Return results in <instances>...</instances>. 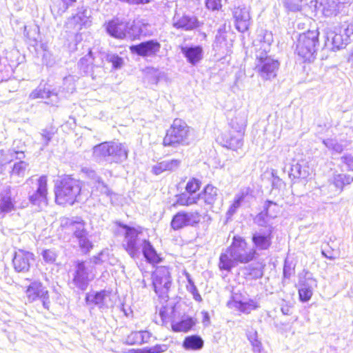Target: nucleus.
Instances as JSON below:
<instances>
[{"mask_svg": "<svg viewBox=\"0 0 353 353\" xmlns=\"http://www.w3.org/2000/svg\"><path fill=\"white\" fill-rule=\"evenodd\" d=\"M256 250L250 248L245 240L240 236H234L231 245L221 253L219 257V268L230 271L236 263H247L252 261Z\"/></svg>", "mask_w": 353, "mask_h": 353, "instance_id": "nucleus-1", "label": "nucleus"}, {"mask_svg": "<svg viewBox=\"0 0 353 353\" xmlns=\"http://www.w3.org/2000/svg\"><path fill=\"white\" fill-rule=\"evenodd\" d=\"M192 139L189 126L184 121L175 119L167 130L163 143L165 146L176 148L179 145H189Z\"/></svg>", "mask_w": 353, "mask_h": 353, "instance_id": "nucleus-2", "label": "nucleus"}, {"mask_svg": "<svg viewBox=\"0 0 353 353\" xmlns=\"http://www.w3.org/2000/svg\"><path fill=\"white\" fill-rule=\"evenodd\" d=\"M93 157L98 161L119 163L127 159L128 152L120 143L103 142L93 148Z\"/></svg>", "mask_w": 353, "mask_h": 353, "instance_id": "nucleus-3", "label": "nucleus"}, {"mask_svg": "<svg viewBox=\"0 0 353 353\" xmlns=\"http://www.w3.org/2000/svg\"><path fill=\"white\" fill-rule=\"evenodd\" d=\"M80 182L70 177L63 179L55 187V201L59 205H72L79 196Z\"/></svg>", "mask_w": 353, "mask_h": 353, "instance_id": "nucleus-4", "label": "nucleus"}, {"mask_svg": "<svg viewBox=\"0 0 353 353\" xmlns=\"http://www.w3.org/2000/svg\"><path fill=\"white\" fill-rule=\"evenodd\" d=\"M318 30H308L301 34L296 42V52L305 61H311L319 44Z\"/></svg>", "mask_w": 353, "mask_h": 353, "instance_id": "nucleus-5", "label": "nucleus"}, {"mask_svg": "<svg viewBox=\"0 0 353 353\" xmlns=\"http://www.w3.org/2000/svg\"><path fill=\"white\" fill-rule=\"evenodd\" d=\"M280 67V63L267 54V48L265 52L257 51L256 53L254 69L258 75L264 81H272L276 76Z\"/></svg>", "mask_w": 353, "mask_h": 353, "instance_id": "nucleus-6", "label": "nucleus"}, {"mask_svg": "<svg viewBox=\"0 0 353 353\" xmlns=\"http://www.w3.org/2000/svg\"><path fill=\"white\" fill-rule=\"evenodd\" d=\"M230 125L233 130L225 132L221 139L225 147L238 152L243 145V131L246 125V120L245 118L239 119L236 117L231 121Z\"/></svg>", "mask_w": 353, "mask_h": 353, "instance_id": "nucleus-7", "label": "nucleus"}, {"mask_svg": "<svg viewBox=\"0 0 353 353\" xmlns=\"http://www.w3.org/2000/svg\"><path fill=\"white\" fill-rule=\"evenodd\" d=\"M125 238L123 245L129 255L133 258H138L140 254V249L146 239L143 238V234L141 230L123 225Z\"/></svg>", "mask_w": 353, "mask_h": 353, "instance_id": "nucleus-8", "label": "nucleus"}, {"mask_svg": "<svg viewBox=\"0 0 353 353\" xmlns=\"http://www.w3.org/2000/svg\"><path fill=\"white\" fill-rule=\"evenodd\" d=\"M72 275V283L78 289L85 290L95 277L94 267L90 262L78 261Z\"/></svg>", "mask_w": 353, "mask_h": 353, "instance_id": "nucleus-9", "label": "nucleus"}, {"mask_svg": "<svg viewBox=\"0 0 353 353\" xmlns=\"http://www.w3.org/2000/svg\"><path fill=\"white\" fill-rule=\"evenodd\" d=\"M152 284L155 292L160 298L166 301L172 285L170 272L167 267H159L155 270L152 275Z\"/></svg>", "mask_w": 353, "mask_h": 353, "instance_id": "nucleus-10", "label": "nucleus"}, {"mask_svg": "<svg viewBox=\"0 0 353 353\" xmlns=\"http://www.w3.org/2000/svg\"><path fill=\"white\" fill-rule=\"evenodd\" d=\"M107 32L117 39L134 38L139 34V28L136 26L128 27L126 23L119 21L118 19L108 22L106 26Z\"/></svg>", "mask_w": 353, "mask_h": 353, "instance_id": "nucleus-11", "label": "nucleus"}, {"mask_svg": "<svg viewBox=\"0 0 353 353\" xmlns=\"http://www.w3.org/2000/svg\"><path fill=\"white\" fill-rule=\"evenodd\" d=\"M85 302L88 305L97 306L102 312L114 305L112 294L107 290L88 293L85 296Z\"/></svg>", "mask_w": 353, "mask_h": 353, "instance_id": "nucleus-12", "label": "nucleus"}, {"mask_svg": "<svg viewBox=\"0 0 353 353\" xmlns=\"http://www.w3.org/2000/svg\"><path fill=\"white\" fill-rule=\"evenodd\" d=\"M19 189L5 186L0 192V214H5L16 209V198Z\"/></svg>", "mask_w": 353, "mask_h": 353, "instance_id": "nucleus-13", "label": "nucleus"}, {"mask_svg": "<svg viewBox=\"0 0 353 353\" xmlns=\"http://www.w3.org/2000/svg\"><path fill=\"white\" fill-rule=\"evenodd\" d=\"M232 15L238 31L241 32L247 31L251 24L250 8L245 4L234 5L232 9Z\"/></svg>", "mask_w": 353, "mask_h": 353, "instance_id": "nucleus-14", "label": "nucleus"}, {"mask_svg": "<svg viewBox=\"0 0 353 353\" xmlns=\"http://www.w3.org/2000/svg\"><path fill=\"white\" fill-rule=\"evenodd\" d=\"M29 302H33L37 299L42 301L43 306L46 309L49 308L50 300L48 291L41 282H32L26 292Z\"/></svg>", "mask_w": 353, "mask_h": 353, "instance_id": "nucleus-15", "label": "nucleus"}, {"mask_svg": "<svg viewBox=\"0 0 353 353\" xmlns=\"http://www.w3.org/2000/svg\"><path fill=\"white\" fill-rule=\"evenodd\" d=\"M201 215L198 212H179L175 214L171 221V227L174 230H179L188 225H194L199 223Z\"/></svg>", "mask_w": 353, "mask_h": 353, "instance_id": "nucleus-16", "label": "nucleus"}, {"mask_svg": "<svg viewBox=\"0 0 353 353\" xmlns=\"http://www.w3.org/2000/svg\"><path fill=\"white\" fill-rule=\"evenodd\" d=\"M273 227L270 226L266 230H260L253 233L252 241L256 250H268L273 239Z\"/></svg>", "mask_w": 353, "mask_h": 353, "instance_id": "nucleus-17", "label": "nucleus"}, {"mask_svg": "<svg viewBox=\"0 0 353 353\" xmlns=\"http://www.w3.org/2000/svg\"><path fill=\"white\" fill-rule=\"evenodd\" d=\"M47 177L40 176L37 180V190L32 194H29V200L33 205H47Z\"/></svg>", "mask_w": 353, "mask_h": 353, "instance_id": "nucleus-18", "label": "nucleus"}, {"mask_svg": "<svg viewBox=\"0 0 353 353\" xmlns=\"http://www.w3.org/2000/svg\"><path fill=\"white\" fill-rule=\"evenodd\" d=\"M33 256V254L28 251L23 250L16 251L12 259L14 270L18 272H28L30 263L34 260Z\"/></svg>", "mask_w": 353, "mask_h": 353, "instance_id": "nucleus-19", "label": "nucleus"}, {"mask_svg": "<svg viewBox=\"0 0 353 353\" xmlns=\"http://www.w3.org/2000/svg\"><path fill=\"white\" fill-rule=\"evenodd\" d=\"M160 43L154 40L142 42L138 45L130 47L131 52L141 57L154 56L160 50Z\"/></svg>", "mask_w": 353, "mask_h": 353, "instance_id": "nucleus-20", "label": "nucleus"}, {"mask_svg": "<svg viewBox=\"0 0 353 353\" xmlns=\"http://www.w3.org/2000/svg\"><path fill=\"white\" fill-rule=\"evenodd\" d=\"M173 26L176 29L191 30L199 26V21L196 17L183 15L180 17L175 14L173 17Z\"/></svg>", "mask_w": 353, "mask_h": 353, "instance_id": "nucleus-21", "label": "nucleus"}, {"mask_svg": "<svg viewBox=\"0 0 353 353\" xmlns=\"http://www.w3.org/2000/svg\"><path fill=\"white\" fill-rule=\"evenodd\" d=\"M350 0H321L320 6L325 17L336 15L344 4Z\"/></svg>", "mask_w": 353, "mask_h": 353, "instance_id": "nucleus-22", "label": "nucleus"}, {"mask_svg": "<svg viewBox=\"0 0 353 353\" xmlns=\"http://www.w3.org/2000/svg\"><path fill=\"white\" fill-rule=\"evenodd\" d=\"M227 305L230 308H235L245 314H249L259 307V303L255 300L250 299L248 301H241L237 300L234 296L228 302Z\"/></svg>", "mask_w": 353, "mask_h": 353, "instance_id": "nucleus-23", "label": "nucleus"}, {"mask_svg": "<svg viewBox=\"0 0 353 353\" xmlns=\"http://www.w3.org/2000/svg\"><path fill=\"white\" fill-rule=\"evenodd\" d=\"M30 97L32 99L39 98L46 99L45 103L51 105H57L59 101L57 93L41 88H38L32 91L30 94Z\"/></svg>", "mask_w": 353, "mask_h": 353, "instance_id": "nucleus-24", "label": "nucleus"}, {"mask_svg": "<svg viewBox=\"0 0 353 353\" xmlns=\"http://www.w3.org/2000/svg\"><path fill=\"white\" fill-rule=\"evenodd\" d=\"M181 161L179 159H168L162 161L154 165L152 172L156 175L161 174L163 172H174L181 165Z\"/></svg>", "mask_w": 353, "mask_h": 353, "instance_id": "nucleus-25", "label": "nucleus"}, {"mask_svg": "<svg viewBox=\"0 0 353 353\" xmlns=\"http://www.w3.org/2000/svg\"><path fill=\"white\" fill-rule=\"evenodd\" d=\"M199 200L204 201L205 205L212 206L219 197V190L212 185H207L203 190L199 194Z\"/></svg>", "mask_w": 353, "mask_h": 353, "instance_id": "nucleus-26", "label": "nucleus"}, {"mask_svg": "<svg viewBox=\"0 0 353 353\" xmlns=\"http://www.w3.org/2000/svg\"><path fill=\"white\" fill-rule=\"evenodd\" d=\"M181 52L192 65L199 62L203 57V49L201 46L183 47Z\"/></svg>", "mask_w": 353, "mask_h": 353, "instance_id": "nucleus-27", "label": "nucleus"}, {"mask_svg": "<svg viewBox=\"0 0 353 353\" xmlns=\"http://www.w3.org/2000/svg\"><path fill=\"white\" fill-rule=\"evenodd\" d=\"M316 286V281L313 279H307V283L301 285L299 290L301 301H307L312 296V288Z\"/></svg>", "mask_w": 353, "mask_h": 353, "instance_id": "nucleus-28", "label": "nucleus"}, {"mask_svg": "<svg viewBox=\"0 0 353 353\" xmlns=\"http://www.w3.org/2000/svg\"><path fill=\"white\" fill-rule=\"evenodd\" d=\"M183 346L185 350H199L203 347V341L199 336H189L184 339Z\"/></svg>", "mask_w": 353, "mask_h": 353, "instance_id": "nucleus-29", "label": "nucleus"}, {"mask_svg": "<svg viewBox=\"0 0 353 353\" xmlns=\"http://www.w3.org/2000/svg\"><path fill=\"white\" fill-rule=\"evenodd\" d=\"M141 248L142 249L144 257L150 263H157L159 261V256L153 246L148 241L145 240Z\"/></svg>", "mask_w": 353, "mask_h": 353, "instance_id": "nucleus-30", "label": "nucleus"}, {"mask_svg": "<svg viewBox=\"0 0 353 353\" xmlns=\"http://www.w3.org/2000/svg\"><path fill=\"white\" fill-rule=\"evenodd\" d=\"M352 181L353 176L345 174H334L332 179V183L339 190L340 192L343 190L345 185L350 184Z\"/></svg>", "mask_w": 353, "mask_h": 353, "instance_id": "nucleus-31", "label": "nucleus"}, {"mask_svg": "<svg viewBox=\"0 0 353 353\" xmlns=\"http://www.w3.org/2000/svg\"><path fill=\"white\" fill-rule=\"evenodd\" d=\"M245 197V194L244 192H239L238 194H235L234 200L226 212L227 219H230L237 212V210L241 206Z\"/></svg>", "mask_w": 353, "mask_h": 353, "instance_id": "nucleus-32", "label": "nucleus"}, {"mask_svg": "<svg viewBox=\"0 0 353 353\" xmlns=\"http://www.w3.org/2000/svg\"><path fill=\"white\" fill-rule=\"evenodd\" d=\"M28 168V163L26 161H20L14 163L10 172L11 177L12 179L15 177L23 178Z\"/></svg>", "mask_w": 353, "mask_h": 353, "instance_id": "nucleus-33", "label": "nucleus"}, {"mask_svg": "<svg viewBox=\"0 0 353 353\" xmlns=\"http://www.w3.org/2000/svg\"><path fill=\"white\" fill-rule=\"evenodd\" d=\"M309 168L306 166H303L299 163L292 165L290 176L294 178L305 179L309 176Z\"/></svg>", "mask_w": 353, "mask_h": 353, "instance_id": "nucleus-34", "label": "nucleus"}, {"mask_svg": "<svg viewBox=\"0 0 353 353\" xmlns=\"http://www.w3.org/2000/svg\"><path fill=\"white\" fill-rule=\"evenodd\" d=\"M341 30L339 31V33L336 32H331L327 33V40H332V43L333 45V48L340 49L343 47V45L347 42L345 41V37L341 34Z\"/></svg>", "mask_w": 353, "mask_h": 353, "instance_id": "nucleus-35", "label": "nucleus"}, {"mask_svg": "<svg viewBox=\"0 0 353 353\" xmlns=\"http://www.w3.org/2000/svg\"><path fill=\"white\" fill-rule=\"evenodd\" d=\"M194 325L192 318H187L179 322L173 323L172 328L174 332H188Z\"/></svg>", "mask_w": 353, "mask_h": 353, "instance_id": "nucleus-36", "label": "nucleus"}, {"mask_svg": "<svg viewBox=\"0 0 353 353\" xmlns=\"http://www.w3.org/2000/svg\"><path fill=\"white\" fill-rule=\"evenodd\" d=\"M199 200V194L194 195V194H182L180 195L178 200L179 203L182 205H192L196 204Z\"/></svg>", "mask_w": 353, "mask_h": 353, "instance_id": "nucleus-37", "label": "nucleus"}, {"mask_svg": "<svg viewBox=\"0 0 353 353\" xmlns=\"http://www.w3.org/2000/svg\"><path fill=\"white\" fill-rule=\"evenodd\" d=\"M323 143L329 150L336 153H341L343 150L342 144L339 143L336 139H327L323 140Z\"/></svg>", "mask_w": 353, "mask_h": 353, "instance_id": "nucleus-38", "label": "nucleus"}, {"mask_svg": "<svg viewBox=\"0 0 353 353\" xmlns=\"http://www.w3.org/2000/svg\"><path fill=\"white\" fill-rule=\"evenodd\" d=\"M70 226L76 238L78 239L87 234L84 228V223L82 221H72L70 223Z\"/></svg>", "mask_w": 353, "mask_h": 353, "instance_id": "nucleus-39", "label": "nucleus"}, {"mask_svg": "<svg viewBox=\"0 0 353 353\" xmlns=\"http://www.w3.org/2000/svg\"><path fill=\"white\" fill-rule=\"evenodd\" d=\"M270 216H268V212L265 211V209L263 212H261V213L258 214L255 219L254 222L259 226L265 227L269 228L270 226L269 225L270 221Z\"/></svg>", "mask_w": 353, "mask_h": 353, "instance_id": "nucleus-40", "label": "nucleus"}, {"mask_svg": "<svg viewBox=\"0 0 353 353\" xmlns=\"http://www.w3.org/2000/svg\"><path fill=\"white\" fill-rule=\"evenodd\" d=\"M201 182L200 180L192 178L188 181L185 186V190L189 194L196 193L201 188Z\"/></svg>", "mask_w": 353, "mask_h": 353, "instance_id": "nucleus-41", "label": "nucleus"}, {"mask_svg": "<svg viewBox=\"0 0 353 353\" xmlns=\"http://www.w3.org/2000/svg\"><path fill=\"white\" fill-rule=\"evenodd\" d=\"M265 209V211L268 212V216L271 219L276 217L280 211L279 205L276 203L270 201L266 202Z\"/></svg>", "mask_w": 353, "mask_h": 353, "instance_id": "nucleus-42", "label": "nucleus"}, {"mask_svg": "<svg viewBox=\"0 0 353 353\" xmlns=\"http://www.w3.org/2000/svg\"><path fill=\"white\" fill-rule=\"evenodd\" d=\"M92 53L90 50L88 54L80 59L78 63V65L81 70H83V72H87L90 68V65L92 63Z\"/></svg>", "mask_w": 353, "mask_h": 353, "instance_id": "nucleus-43", "label": "nucleus"}, {"mask_svg": "<svg viewBox=\"0 0 353 353\" xmlns=\"http://www.w3.org/2000/svg\"><path fill=\"white\" fill-rule=\"evenodd\" d=\"M107 60L112 63V66L114 69L121 68L123 64V60L121 57L117 54H109L107 56Z\"/></svg>", "mask_w": 353, "mask_h": 353, "instance_id": "nucleus-44", "label": "nucleus"}, {"mask_svg": "<svg viewBox=\"0 0 353 353\" xmlns=\"http://www.w3.org/2000/svg\"><path fill=\"white\" fill-rule=\"evenodd\" d=\"M188 291L190 292L195 301L201 302L202 301L201 296L199 294L196 285L193 281L188 277V285H187Z\"/></svg>", "mask_w": 353, "mask_h": 353, "instance_id": "nucleus-45", "label": "nucleus"}, {"mask_svg": "<svg viewBox=\"0 0 353 353\" xmlns=\"http://www.w3.org/2000/svg\"><path fill=\"white\" fill-rule=\"evenodd\" d=\"M168 350L165 344L156 345L151 347L144 348L141 350L140 353H162Z\"/></svg>", "mask_w": 353, "mask_h": 353, "instance_id": "nucleus-46", "label": "nucleus"}, {"mask_svg": "<svg viewBox=\"0 0 353 353\" xmlns=\"http://www.w3.org/2000/svg\"><path fill=\"white\" fill-rule=\"evenodd\" d=\"M141 334L140 331L139 332H132L128 336L127 343L130 345H141L142 344L141 341Z\"/></svg>", "mask_w": 353, "mask_h": 353, "instance_id": "nucleus-47", "label": "nucleus"}, {"mask_svg": "<svg viewBox=\"0 0 353 353\" xmlns=\"http://www.w3.org/2000/svg\"><path fill=\"white\" fill-rule=\"evenodd\" d=\"M273 41V37L271 32H265L263 35V41L261 48L262 50H259L258 51L265 52V48H267V53L270 51V47Z\"/></svg>", "mask_w": 353, "mask_h": 353, "instance_id": "nucleus-48", "label": "nucleus"}, {"mask_svg": "<svg viewBox=\"0 0 353 353\" xmlns=\"http://www.w3.org/2000/svg\"><path fill=\"white\" fill-rule=\"evenodd\" d=\"M63 90H65L67 92H72L74 87V79L72 76H68L63 79Z\"/></svg>", "mask_w": 353, "mask_h": 353, "instance_id": "nucleus-49", "label": "nucleus"}, {"mask_svg": "<svg viewBox=\"0 0 353 353\" xmlns=\"http://www.w3.org/2000/svg\"><path fill=\"white\" fill-rule=\"evenodd\" d=\"M43 260L46 263H52L57 258L56 253L52 250H43L41 253Z\"/></svg>", "mask_w": 353, "mask_h": 353, "instance_id": "nucleus-50", "label": "nucleus"}, {"mask_svg": "<svg viewBox=\"0 0 353 353\" xmlns=\"http://www.w3.org/2000/svg\"><path fill=\"white\" fill-rule=\"evenodd\" d=\"M94 188L97 190L100 191L101 194H105L108 196L112 194V191L101 180H98L97 184L94 185Z\"/></svg>", "mask_w": 353, "mask_h": 353, "instance_id": "nucleus-51", "label": "nucleus"}, {"mask_svg": "<svg viewBox=\"0 0 353 353\" xmlns=\"http://www.w3.org/2000/svg\"><path fill=\"white\" fill-rule=\"evenodd\" d=\"M79 246L85 252L90 250L92 248V243L87 238V234L83 235L81 237L78 238Z\"/></svg>", "mask_w": 353, "mask_h": 353, "instance_id": "nucleus-52", "label": "nucleus"}, {"mask_svg": "<svg viewBox=\"0 0 353 353\" xmlns=\"http://www.w3.org/2000/svg\"><path fill=\"white\" fill-rule=\"evenodd\" d=\"M221 1V0H205V5L209 10H219L222 6Z\"/></svg>", "mask_w": 353, "mask_h": 353, "instance_id": "nucleus-53", "label": "nucleus"}, {"mask_svg": "<svg viewBox=\"0 0 353 353\" xmlns=\"http://www.w3.org/2000/svg\"><path fill=\"white\" fill-rule=\"evenodd\" d=\"M52 135H53V133H52L51 132H50L48 130H42V132L41 133V139L43 141V145L44 147L47 146L48 145L49 142L50 141V140L52 138Z\"/></svg>", "mask_w": 353, "mask_h": 353, "instance_id": "nucleus-54", "label": "nucleus"}, {"mask_svg": "<svg viewBox=\"0 0 353 353\" xmlns=\"http://www.w3.org/2000/svg\"><path fill=\"white\" fill-rule=\"evenodd\" d=\"M342 28L345 36V41H347L348 38L353 34V23H345L342 26Z\"/></svg>", "mask_w": 353, "mask_h": 353, "instance_id": "nucleus-55", "label": "nucleus"}, {"mask_svg": "<svg viewBox=\"0 0 353 353\" xmlns=\"http://www.w3.org/2000/svg\"><path fill=\"white\" fill-rule=\"evenodd\" d=\"M82 171L88 178L94 181V185L97 184L98 180H101L100 177L97 176L96 172L92 169L85 168Z\"/></svg>", "mask_w": 353, "mask_h": 353, "instance_id": "nucleus-56", "label": "nucleus"}, {"mask_svg": "<svg viewBox=\"0 0 353 353\" xmlns=\"http://www.w3.org/2000/svg\"><path fill=\"white\" fill-rule=\"evenodd\" d=\"M293 273V270L291 267L285 263L283 267V276L285 279H290L292 274Z\"/></svg>", "mask_w": 353, "mask_h": 353, "instance_id": "nucleus-57", "label": "nucleus"}, {"mask_svg": "<svg viewBox=\"0 0 353 353\" xmlns=\"http://www.w3.org/2000/svg\"><path fill=\"white\" fill-rule=\"evenodd\" d=\"M253 347L254 352H261L262 349V344L258 339H254L251 343Z\"/></svg>", "mask_w": 353, "mask_h": 353, "instance_id": "nucleus-58", "label": "nucleus"}, {"mask_svg": "<svg viewBox=\"0 0 353 353\" xmlns=\"http://www.w3.org/2000/svg\"><path fill=\"white\" fill-rule=\"evenodd\" d=\"M142 343H148L151 337V334L148 331H140Z\"/></svg>", "mask_w": 353, "mask_h": 353, "instance_id": "nucleus-59", "label": "nucleus"}, {"mask_svg": "<svg viewBox=\"0 0 353 353\" xmlns=\"http://www.w3.org/2000/svg\"><path fill=\"white\" fill-rule=\"evenodd\" d=\"M119 1H122V2H126L129 4H139V3L145 4V3H148L150 2V0H119Z\"/></svg>", "mask_w": 353, "mask_h": 353, "instance_id": "nucleus-60", "label": "nucleus"}, {"mask_svg": "<svg viewBox=\"0 0 353 353\" xmlns=\"http://www.w3.org/2000/svg\"><path fill=\"white\" fill-rule=\"evenodd\" d=\"M344 163L347 164L349 168L353 170V157H343Z\"/></svg>", "mask_w": 353, "mask_h": 353, "instance_id": "nucleus-61", "label": "nucleus"}, {"mask_svg": "<svg viewBox=\"0 0 353 353\" xmlns=\"http://www.w3.org/2000/svg\"><path fill=\"white\" fill-rule=\"evenodd\" d=\"M248 339L250 341V342L252 343V341L254 340V339H257V333L256 332H250L248 335Z\"/></svg>", "mask_w": 353, "mask_h": 353, "instance_id": "nucleus-62", "label": "nucleus"}, {"mask_svg": "<svg viewBox=\"0 0 353 353\" xmlns=\"http://www.w3.org/2000/svg\"><path fill=\"white\" fill-rule=\"evenodd\" d=\"M263 275V273L261 270L256 269L254 270V278H260Z\"/></svg>", "mask_w": 353, "mask_h": 353, "instance_id": "nucleus-63", "label": "nucleus"}, {"mask_svg": "<svg viewBox=\"0 0 353 353\" xmlns=\"http://www.w3.org/2000/svg\"><path fill=\"white\" fill-rule=\"evenodd\" d=\"M15 154L17 155V159H22L24 157L23 152H15Z\"/></svg>", "mask_w": 353, "mask_h": 353, "instance_id": "nucleus-64", "label": "nucleus"}]
</instances>
